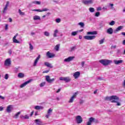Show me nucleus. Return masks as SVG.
<instances>
[{
  "instance_id": "obj_37",
  "label": "nucleus",
  "mask_w": 125,
  "mask_h": 125,
  "mask_svg": "<svg viewBox=\"0 0 125 125\" xmlns=\"http://www.w3.org/2000/svg\"><path fill=\"white\" fill-rule=\"evenodd\" d=\"M90 12L93 13L95 11L94 8L90 7L89 8Z\"/></svg>"
},
{
  "instance_id": "obj_55",
  "label": "nucleus",
  "mask_w": 125,
  "mask_h": 125,
  "mask_svg": "<svg viewBox=\"0 0 125 125\" xmlns=\"http://www.w3.org/2000/svg\"><path fill=\"white\" fill-rule=\"evenodd\" d=\"M8 29V24H5V29L7 30Z\"/></svg>"
},
{
  "instance_id": "obj_63",
  "label": "nucleus",
  "mask_w": 125,
  "mask_h": 125,
  "mask_svg": "<svg viewBox=\"0 0 125 125\" xmlns=\"http://www.w3.org/2000/svg\"><path fill=\"white\" fill-rule=\"evenodd\" d=\"M31 36H34V35H35V33L34 32H31Z\"/></svg>"
},
{
  "instance_id": "obj_48",
  "label": "nucleus",
  "mask_w": 125,
  "mask_h": 125,
  "mask_svg": "<svg viewBox=\"0 0 125 125\" xmlns=\"http://www.w3.org/2000/svg\"><path fill=\"white\" fill-rule=\"evenodd\" d=\"M4 79L5 80H8V74H6L4 77Z\"/></svg>"
},
{
  "instance_id": "obj_25",
  "label": "nucleus",
  "mask_w": 125,
  "mask_h": 125,
  "mask_svg": "<svg viewBox=\"0 0 125 125\" xmlns=\"http://www.w3.org/2000/svg\"><path fill=\"white\" fill-rule=\"evenodd\" d=\"M18 78H20V79H22L25 77V74L23 73H19L18 75Z\"/></svg>"
},
{
  "instance_id": "obj_24",
  "label": "nucleus",
  "mask_w": 125,
  "mask_h": 125,
  "mask_svg": "<svg viewBox=\"0 0 125 125\" xmlns=\"http://www.w3.org/2000/svg\"><path fill=\"white\" fill-rule=\"evenodd\" d=\"M34 109H35V110H43V106L37 105L35 106Z\"/></svg>"
},
{
  "instance_id": "obj_26",
  "label": "nucleus",
  "mask_w": 125,
  "mask_h": 125,
  "mask_svg": "<svg viewBox=\"0 0 125 125\" xmlns=\"http://www.w3.org/2000/svg\"><path fill=\"white\" fill-rule=\"evenodd\" d=\"M33 20H41V17L35 15L33 17Z\"/></svg>"
},
{
  "instance_id": "obj_27",
  "label": "nucleus",
  "mask_w": 125,
  "mask_h": 125,
  "mask_svg": "<svg viewBox=\"0 0 125 125\" xmlns=\"http://www.w3.org/2000/svg\"><path fill=\"white\" fill-rule=\"evenodd\" d=\"M87 35H97V32L93 31V32H88Z\"/></svg>"
},
{
  "instance_id": "obj_18",
  "label": "nucleus",
  "mask_w": 125,
  "mask_h": 125,
  "mask_svg": "<svg viewBox=\"0 0 125 125\" xmlns=\"http://www.w3.org/2000/svg\"><path fill=\"white\" fill-rule=\"evenodd\" d=\"M18 36V34H17L13 38V42L15 43H20V42L16 39V38Z\"/></svg>"
},
{
  "instance_id": "obj_44",
  "label": "nucleus",
  "mask_w": 125,
  "mask_h": 125,
  "mask_svg": "<svg viewBox=\"0 0 125 125\" xmlns=\"http://www.w3.org/2000/svg\"><path fill=\"white\" fill-rule=\"evenodd\" d=\"M45 85V82H43L42 83L40 84V86L41 87H42V86H44V85Z\"/></svg>"
},
{
  "instance_id": "obj_20",
  "label": "nucleus",
  "mask_w": 125,
  "mask_h": 125,
  "mask_svg": "<svg viewBox=\"0 0 125 125\" xmlns=\"http://www.w3.org/2000/svg\"><path fill=\"white\" fill-rule=\"evenodd\" d=\"M12 111V105H9L7 107L6 111L8 113H10Z\"/></svg>"
},
{
  "instance_id": "obj_6",
  "label": "nucleus",
  "mask_w": 125,
  "mask_h": 125,
  "mask_svg": "<svg viewBox=\"0 0 125 125\" xmlns=\"http://www.w3.org/2000/svg\"><path fill=\"white\" fill-rule=\"evenodd\" d=\"M45 80L47 83H53L54 81H55V79L53 78L52 79H50V77L48 75H47L45 76Z\"/></svg>"
},
{
  "instance_id": "obj_39",
  "label": "nucleus",
  "mask_w": 125,
  "mask_h": 125,
  "mask_svg": "<svg viewBox=\"0 0 125 125\" xmlns=\"http://www.w3.org/2000/svg\"><path fill=\"white\" fill-rule=\"evenodd\" d=\"M19 13L20 15H25V13H24L23 12H21V9L19 10Z\"/></svg>"
},
{
  "instance_id": "obj_11",
  "label": "nucleus",
  "mask_w": 125,
  "mask_h": 125,
  "mask_svg": "<svg viewBox=\"0 0 125 125\" xmlns=\"http://www.w3.org/2000/svg\"><path fill=\"white\" fill-rule=\"evenodd\" d=\"M75 59V57L71 56L64 60V62H71V61H73Z\"/></svg>"
},
{
  "instance_id": "obj_41",
  "label": "nucleus",
  "mask_w": 125,
  "mask_h": 125,
  "mask_svg": "<svg viewBox=\"0 0 125 125\" xmlns=\"http://www.w3.org/2000/svg\"><path fill=\"white\" fill-rule=\"evenodd\" d=\"M75 49H77V47L76 46L72 47L71 48V51H74V50H75Z\"/></svg>"
},
{
  "instance_id": "obj_46",
  "label": "nucleus",
  "mask_w": 125,
  "mask_h": 125,
  "mask_svg": "<svg viewBox=\"0 0 125 125\" xmlns=\"http://www.w3.org/2000/svg\"><path fill=\"white\" fill-rule=\"evenodd\" d=\"M32 11L42 12V10H41V9H33V10H32Z\"/></svg>"
},
{
  "instance_id": "obj_34",
  "label": "nucleus",
  "mask_w": 125,
  "mask_h": 125,
  "mask_svg": "<svg viewBox=\"0 0 125 125\" xmlns=\"http://www.w3.org/2000/svg\"><path fill=\"white\" fill-rule=\"evenodd\" d=\"M78 35V31H74L71 33V36H77Z\"/></svg>"
},
{
  "instance_id": "obj_4",
  "label": "nucleus",
  "mask_w": 125,
  "mask_h": 125,
  "mask_svg": "<svg viewBox=\"0 0 125 125\" xmlns=\"http://www.w3.org/2000/svg\"><path fill=\"white\" fill-rule=\"evenodd\" d=\"M4 65L5 67H10L11 66V59L10 58L7 59L4 61Z\"/></svg>"
},
{
  "instance_id": "obj_9",
  "label": "nucleus",
  "mask_w": 125,
  "mask_h": 125,
  "mask_svg": "<svg viewBox=\"0 0 125 125\" xmlns=\"http://www.w3.org/2000/svg\"><path fill=\"white\" fill-rule=\"evenodd\" d=\"M78 94H79V92H77L76 93H75L74 94V95H73V96L71 97V98L70 99L69 101V103H73V102H74V99L76 98L77 95H78Z\"/></svg>"
},
{
  "instance_id": "obj_5",
  "label": "nucleus",
  "mask_w": 125,
  "mask_h": 125,
  "mask_svg": "<svg viewBox=\"0 0 125 125\" xmlns=\"http://www.w3.org/2000/svg\"><path fill=\"white\" fill-rule=\"evenodd\" d=\"M96 38V36L95 35L93 36H84V39L85 40H87L88 41H92V40H94Z\"/></svg>"
},
{
  "instance_id": "obj_2",
  "label": "nucleus",
  "mask_w": 125,
  "mask_h": 125,
  "mask_svg": "<svg viewBox=\"0 0 125 125\" xmlns=\"http://www.w3.org/2000/svg\"><path fill=\"white\" fill-rule=\"evenodd\" d=\"M100 63L104 65V66H107L110 63L113 62L111 60H101L99 61Z\"/></svg>"
},
{
  "instance_id": "obj_62",
  "label": "nucleus",
  "mask_w": 125,
  "mask_h": 125,
  "mask_svg": "<svg viewBox=\"0 0 125 125\" xmlns=\"http://www.w3.org/2000/svg\"><path fill=\"white\" fill-rule=\"evenodd\" d=\"M3 110V107H2V106H0V111H2Z\"/></svg>"
},
{
  "instance_id": "obj_33",
  "label": "nucleus",
  "mask_w": 125,
  "mask_h": 125,
  "mask_svg": "<svg viewBox=\"0 0 125 125\" xmlns=\"http://www.w3.org/2000/svg\"><path fill=\"white\" fill-rule=\"evenodd\" d=\"M44 36H45L46 37H49L50 34L49 33V32H47V31H45L44 32Z\"/></svg>"
},
{
  "instance_id": "obj_31",
  "label": "nucleus",
  "mask_w": 125,
  "mask_h": 125,
  "mask_svg": "<svg viewBox=\"0 0 125 125\" xmlns=\"http://www.w3.org/2000/svg\"><path fill=\"white\" fill-rule=\"evenodd\" d=\"M104 42H105V38H104L99 41V44H103V43H104Z\"/></svg>"
},
{
  "instance_id": "obj_49",
  "label": "nucleus",
  "mask_w": 125,
  "mask_h": 125,
  "mask_svg": "<svg viewBox=\"0 0 125 125\" xmlns=\"http://www.w3.org/2000/svg\"><path fill=\"white\" fill-rule=\"evenodd\" d=\"M97 11H100L101 10H102V8L101 7H98L97 8Z\"/></svg>"
},
{
  "instance_id": "obj_50",
  "label": "nucleus",
  "mask_w": 125,
  "mask_h": 125,
  "mask_svg": "<svg viewBox=\"0 0 125 125\" xmlns=\"http://www.w3.org/2000/svg\"><path fill=\"white\" fill-rule=\"evenodd\" d=\"M97 81H102L103 80V78L101 77H99L96 79Z\"/></svg>"
},
{
  "instance_id": "obj_8",
  "label": "nucleus",
  "mask_w": 125,
  "mask_h": 125,
  "mask_svg": "<svg viewBox=\"0 0 125 125\" xmlns=\"http://www.w3.org/2000/svg\"><path fill=\"white\" fill-rule=\"evenodd\" d=\"M76 120L77 124H82V123H83V118H82V116L80 115L76 116Z\"/></svg>"
},
{
  "instance_id": "obj_61",
  "label": "nucleus",
  "mask_w": 125,
  "mask_h": 125,
  "mask_svg": "<svg viewBox=\"0 0 125 125\" xmlns=\"http://www.w3.org/2000/svg\"><path fill=\"white\" fill-rule=\"evenodd\" d=\"M0 98L1 99H2V100H3L4 99V97H3V96H0Z\"/></svg>"
},
{
  "instance_id": "obj_14",
  "label": "nucleus",
  "mask_w": 125,
  "mask_h": 125,
  "mask_svg": "<svg viewBox=\"0 0 125 125\" xmlns=\"http://www.w3.org/2000/svg\"><path fill=\"white\" fill-rule=\"evenodd\" d=\"M46 56L48 57V58H53L55 56V55L53 53H51L50 52H47L46 53Z\"/></svg>"
},
{
  "instance_id": "obj_17",
  "label": "nucleus",
  "mask_w": 125,
  "mask_h": 125,
  "mask_svg": "<svg viewBox=\"0 0 125 125\" xmlns=\"http://www.w3.org/2000/svg\"><path fill=\"white\" fill-rule=\"evenodd\" d=\"M80 75L81 72L77 71L74 73L73 77L75 78V79H78V78L80 77Z\"/></svg>"
},
{
  "instance_id": "obj_47",
  "label": "nucleus",
  "mask_w": 125,
  "mask_h": 125,
  "mask_svg": "<svg viewBox=\"0 0 125 125\" xmlns=\"http://www.w3.org/2000/svg\"><path fill=\"white\" fill-rule=\"evenodd\" d=\"M48 10H49L47 8H44V9H42V10H41V12H42L43 11H48Z\"/></svg>"
},
{
  "instance_id": "obj_58",
  "label": "nucleus",
  "mask_w": 125,
  "mask_h": 125,
  "mask_svg": "<svg viewBox=\"0 0 125 125\" xmlns=\"http://www.w3.org/2000/svg\"><path fill=\"white\" fill-rule=\"evenodd\" d=\"M103 10H107V6L103 7Z\"/></svg>"
},
{
  "instance_id": "obj_19",
  "label": "nucleus",
  "mask_w": 125,
  "mask_h": 125,
  "mask_svg": "<svg viewBox=\"0 0 125 125\" xmlns=\"http://www.w3.org/2000/svg\"><path fill=\"white\" fill-rule=\"evenodd\" d=\"M113 62L114 63V64H115V65H119V64H121V63H123V62H124V61L123 60H114Z\"/></svg>"
},
{
  "instance_id": "obj_57",
  "label": "nucleus",
  "mask_w": 125,
  "mask_h": 125,
  "mask_svg": "<svg viewBox=\"0 0 125 125\" xmlns=\"http://www.w3.org/2000/svg\"><path fill=\"white\" fill-rule=\"evenodd\" d=\"M48 72H49V70H45V71H43V74L48 73Z\"/></svg>"
},
{
  "instance_id": "obj_7",
  "label": "nucleus",
  "mask_w": 125,
  "mask_h": 125,
  "mask_svg": "<svg viewBox=\"0 0 125 125\" xmlns=\"http://www.w3.org/2000/svg\"><path fill=\"white\" fill-rule=\"evenodd\" d=\"M60 81H64L65 83H69L71 82V78L67 77H60Z\"/></svg>"
},
{
  "instance_id": "obj_40",
  "label": "nucleus",
  "mask_w": 125,
  "mask_h": 125,
  "mask_svg": "<svg viewBox=\"0 0 125 125\" xmlns=\"http://www.w3.org/2000/svg\"><path fill=\"white\" fill-rule=\"evenodd\" d=\"M94 120L95 119L93 117H91L89 119V122H90V123H92Z\"/></svg>"
},
{
  "instance_id": "obj_43",
  "label": "nucleus",
  "mask_w": 125,
  "mask_h": 125,
  "mask_svg": "<svg viewBox=\"0 0 125 125\" xmlns=\"http://www.w3.org/2000/svg\"><path fill=\"white\" fill-rule=\"evenodd\" d=\"M56 23H60L61 22V19L59 18L56 19Z\"/></svg>"
},
{
  "instance_id": "obj_54",
  "label": "nucleus",
  "mask_w": 125,
  "mask_h": 125,
  "mask_svg": "<svg viewBox=\"0 0 125 125\" xmlns=\"http://www.w3.org/2000/svg\"><path fill=\"white\" fill-rule=\"evenodd\" d=\"M117 54H120V53H121V50L117 49Z\"/></svg>"
},
{
  "instance_id": "obj_30",
  "label": "nucleus",
  "mask_w": 125,
  "mask_h": 125,
  "mask_svg": "<svg viewBox=\"0 0 125 125\" xmlns=\"http://www.w3.org/2000/svg\"><path fill=\"white\" fill-rule=\"evenodd\" d=\"M60 48V44H58L56 45L55 46V49L56 51H59V48Z\"/></svg>"
},
{
  "instance_id": "obj_42",
  "label": "nucleus",
  "mask_w": 125,
  "mask_h": 125,
  "mask_svg": "<svg viewBox=\"0 0 125 125\" xmlns=\"http://www.w3.org/2000/svg\"><path fill=\"white\" fill-rule=\"evenodd\" d=\"M29 49L30 50H33V49H34V47L31 43H29Z\"/></svg>"
},
{
  "instance_id": "obj_35",
  "label": "nucleus",
  "mask_w": 125,
  "mask_h": 125,
  "mask_svg": "<svg viewBox=\"0 0 125 125\" xmlns=\"http://www.w3.org/2000/svg\"><path fill=\"white\" fill-rule=\"evenodd\" d=\"M32 3H34L35 4H41V1H34Z\"/></svg>"
},
{
  "instance_id": "obj_28",
  "label": "nucleus",
  "mask_w": 125,
  "mask_h": 125,
  "mask_svg": "<svg viewBox=\"0 0 125 125\" xmlns=\"http://www.w3.org/2000/svg\"><path fill=\"white\" fill-rule=\"evenodd\" d=\"M35 122L36 125H39L40 124H42V121H41V119H36L35 120Z\"/></svg>"
},
{
  "instance_id": "obj_29",
  "label": "nucleus",
  "mask_w": 125,
  "mask_h": 125,
  "mask_svg": "<svg viewBox=\"0 0 125 125\" xmlns=\"http://www.w3.org/2000/svg\"><path fill=\"white\" fill-rule=\"evenodd\" d=\"M57 34H58V30L55 29L54 32L53 37L56 38V37H57Z\"/></svg>"
},
{
  "instance_id": "obj_21",
  "label": "nucleus",
  "mask_w": 125,
  "mask_h": 125,
  "mask_svg": "<svg viewBox=\"0 0 125 125\" xmlns=\"http://www.w3.org/2000/svg\"><path fill=\"white\" fill-rule=\"evenodd\" d=\"M44 65L46 66V67H48V68H53L52 64H51V63H50L48 62H45Z\"/></svg>"
},
{
  "instance_id": "obj_15",
  "label": "nucleus",
  "mask_w": 125,
  "mask_h": 125,
  "mask_svg": "<svg viewBox=\"0 0 125 125\" xmlns=\"http://www.w3.org/2000/svg\"><path fill=\"white\" fill-rule=\"evenodd\" d=\"M40 58H41V55H39L38 57L36 59L33 63L34 67H36V66H37V64H38V62L39 61V60H40Z\"/></svg>"
},
{
  "instance_id": "obj_13",
  "label": "nucleus",
  "mask_w": 125,
  "mask_h": 125,
  "mask_svg": "<svg viewBox=\"0 0 125 125\" xmlns=\"http://www.w3.org/2000/svg\"><path fill=\"white\" fill-rule=\"evenodd\" d=\"M53 110L52 108H49L48 110L47 114L45 116V117H46V118H47V119H48L49 118V117L50 116V115H51V113H52Z\"/></svg>"
},
{
  "instance_id": "obj_56",
  "label": "nucleus",
  "mask_w": 125,
  "mask_h": 125,
  "mask_svg": "<svg viewBox=\"0 0 125 125\" xmlns=\"http://www.w3.org/2000/svg\"><path fill=\"white\" fill-rule=\"evenodd\" d=\"M110 6H111V8H114V4L110 3L109 4Z\"/></svg>"
},
{
  "instance_id": "obj_64",
  "label": "nucleus",
  "mask_w": 125,
  "mask_h": 125,
  "mask_svg": "<svg viewBox=\"0 0 125 125\" xmlns=\"http://www.w3.org/2000/svg\"><path fill=\"white\" fill-rule=\"evenodd\" d=\"M121 35H122V36H125V32H122Z\"/></svg>"
},
{
  "instance_id": "obj_22",
  "label": "nucleus",
  "mask_w": 125,
  "mask_h": 125,
  "mask_svg": "<svg viewBox=\"0 0 125 125\" xmlns=\"http://www.w3.org/2000/svg\"><path fill=\"white\" fill-rule=\"evenodd\" d=\"M20 118L22 120H27L29 119V117L28 115H25V116L23 115H21Z\"/></svg>"
},
{
  "instance_id": "obj_1",
  "label": "nucleus",
  "mask_w": 125,
  "mask_h": 125,
  "mask_svg": "<svg viewBox=\"0 0 125 125\" xmlns=\"http://www.w3.org/2000/svg\"><path fill=\"white\" fill-rule=\"evenodd\" d=\"M119 97L117 96H111L110 97H106L104 98V100H107V101H111L112 103H117V106H121V103L118 102L119 100Z\"/></svg>"
},
{
  "instance_id": "obj_53",
  "label": "nucleus",
  "mask_w": 125,
  "mask_h": 125,
  "mask_svg": "<svg viewBox=\"0 0 125 125\" xmlns=\"http://www.w3.org/2000/svg\"><path fill=\"white\" fill-rule=\"evenodd\" d=\"M111 48H114V49H116V48H117V45H112L111 46Z\"/></svg>"
},
{
  "instance_id": "obj_60",
  "label": "nucleus",
  "mask_w": 125,
  "mask_h": 125,
  "mask_svg": "<svg viewBox=\"0 0 125 125\" xmlns=\"http://www.w3.org/2000/svg\"><path fill=\"white\" fill-rule=\"evenodd\" d=\"M87 125H91V123L89 121H88V122L87 123Z\"/></svg>"
},
{
  "instance_id": "obj_10",
  "label": "nucleus",
  "mask_w": 125,
  "mask_h": 125,
  "mask_svg": "<svg viewBox=\"0 0 125 125\" xmlns=\"http://www.w3.org/2000/svg\"><path fill=\"white\" fill-rule=\"evenodd\" d=\"M33 81V80L30 79L25 82H24L23 83L21 84L20 85V87L21 88H22V87H24V86H26L27 85V84H28V83H31V82H32Z\"/></svg>"
},
{
  "instance_id": "obj_59",
  "label": "nucleus",
  "mask_w": 125,
  "mask_h": 125,
  "mask_svg": "<svg viewBox=\"0 0 125 125\" xmlns=\"http://www.w3.org/2000/svg\"><path fill=\"white\" fill-rule=\"evenodd\" d=\"M61 91V88H59L58 89V90L57 91V93H59V92H60V91Z\"/></svg>"
},
{
  "instance_id": "obj_38",
  "label": "nucleus",
  "mask_w": 125,
  "mask_h": 125,
  "mask_svg": "<svg viewBox=\"0 0 125 125\" xmlns=\"http://www.w3.org/2000/svg\"><path fill=\"white\" fill-rule=\"evenodd\" d=\"M78 25L81 26V27H82V28L84 27V23H83V22H79V23H78Z\"/></svg>"
},
{
  "instance_id": "obj_36",
  "label": "nucleus",
  "mask_w": 125,
  "mask_h": 125,
  "mask_svg": "<svg viewBox=\"0 0 125 125\" xmlns=\"http://www.w3.org/2000/svg\"><path fill=\"white\" fill-rule=\"evenodd\" d=\"M20 114H21V112H19L18 113H17L15 115V119H17V118H18V116H19L20 115Z\"/></svg>"
},
{
  "instance_id": "obj_51",
  "label": "nucleus",
  "mask_w": 125,
  "mask_h": 125,
  "mask_svg": "<svg viewBox=\"0 0 125 125\" xmlns=\"http://www.w3.org/2000/svg\"><path fill=\"white\" fill-rule=\"evenodd\" d=\"M8 53L10 55H11V54H12V50L11 49L9 50Z\"/></svg>"
},
{
  "instance_id": "obj_12",
  "label": "nucleus",
  "mask_w": 125,
  "mask_h": 125,
  "mask_svg": "<svg viewBox=\"0 0 125 125\" xmlns=\"http://www.w3.org/2000/svg\"><path fill=\"white\" fill-rule=\"evenodd\" d=\"M9 6V1H7L6 5L2 11L3 13H6V11H7V8L8 7V6Z\"/></svg>"
},
{
  "instance_id": "obj_45",
  "label": "nucleus",
  "mask_w": 125,
  "mask_h": 125,
  "mask_svg": "<svg viewBox=\"0 0 125 125\" xmlns=\"http://www.w3.org/2000/svg\"><path fill=\"white\" fill-rule=\"evenodd\" d=\"M99 15H100V12H97L95 14V16H96V17H98Z\"/></svg>"
},
{
  "instance_id": "obj_3",
  "label": "nucleus",
  "mask_w": 125,
  "mask_h": 125,
  "mask_svg": "<svg viewBox=\"0 0 125 125\" xmlns=\"http://www.w3.org/2000/svg\"><path fill=\"white\" fill-rule=\"evenodd\" d=\"M81 1L84 5H89L93 3V0H82Z\"/></svg>"
},
{
  "instance_id": "obj_52",
  "label": "nucleus",
  "mask_w": 125,
  "mask_h": 125,
  "mask_svg": "<svg viewBox=\"0 0 125 125\" xmlns=\"http://www.w3.org/2000/svg\"><path fill=\"white\" fill-rule=\"evenodd\" d=\"M84 63H85L84 62H81V66H82V67H84Z\"/></svg>"
},
{
  "instance_id": "obj_32",
  "label": "nucleus",
  "mask_w": 125,
  "mask_h": 125,
  "mask_svg": "<svg viewBox=\"0 0 125 125\" xmlns=\"http://www.w3.org/2000/svg\"><path fill=\"white\" fill-rule=\"evenodd\" d=\"M116 24V22L114 21H112L110 22L109 23V25L110 26H114Z\"/></svg>"
},
{
  "instance_id": "obj_16",
  "label": "nucleus",
  "mask_w": 125,
  "mask_h": 125,
  "mask_svg": "<svg viewBox=\"0 0 125 125\" xmlns=\"http://www.w3.org/2000/svg\"><path fill=\"white\" fill-rule=\"evenodd\" d=\"M124 29V26H122L120 25L119 26H118L114 31V33H115V34L116 33H118V32H119V31H121V30Z\"/></svg>"
},
{
  "instance_id": "obj_23",
  "label": "nucleus",
  "mask_w": 125,
  "mask_h": 125,
  "mask_svg": "<svg viewBox=\"0 0 125 125\" xmlns=\"http://www.w3.org/2000/svg\"><path fill=\"white\" fill-rule=\"evenodd\" d=\"M113 28L110 27L107 30L106 33H107V34H109V35H112V34H113Z\"/></svg>"
}]
</instances>
